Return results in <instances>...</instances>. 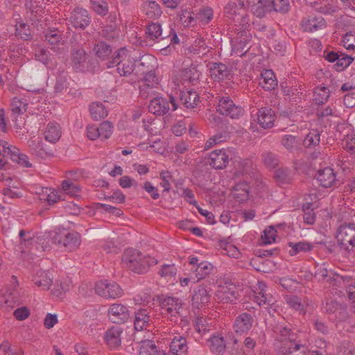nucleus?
<instances>
[{"label":"nucleus","instance_id":"f257e3e1","mask_svg":"<svg viewBox=\"0 0 355 355\" xmlns=\"http://www.w3.org/2000/svg\"><path fill=\"white\" fill-rule=\"evenodd\" d=\"M275 341L279 343V352L284 355H306L308 347L296 342L295 335L290 328L277 326L274 330Z\"/></svg>","mask_w":355,"mask_h":355},{"label":"nucleus","instance_id":"f03ea898","mask_svg":"<svg viewBox=\"0 0 355 355\" xmlns=\"http://www.w3.org/2000/svg\"><path fill=\"white\" fill-rule=\"evenodd\" d=\"M122 261L130 270L138 274L147 272L151 266L157 263L155 259L146 256L135 249L126 250L122 256Z\"/></svg>","mask_w":355,"mask_h":355},{"label":"nucleus","instance_id":"7ed1b4c3","mask_svg":"<svg viewBox=\"0 0 355 355\" xmlns=\"http://www.w3.org/2000/svg\"><path fill=\"white\" fill-rule=\"evenodd\" d=\"M108 68L116 67L117 72L120 76H127L130 75L135 69V62L128 55L125 48H121L115 51L114 55L107 63Z\"/></svg>","mask_w":355,"mask_h":355},{"label":"nucleus","instance_id":"20e7f679","mask_svg":"<svg viewBox=\"0 0 355 355\" xmlns=\"http://www.w3.org/2000/svg\"><path fill=\"white\" fill-rule=\"evenodd\" d=\"M336 239L340 248L345 252L355 251V223H345L337 230Z\"/></svg>","mask_w":355,"mask_h":355},{"label":"nucleus","instance_id":"39448f33","mask_svg":"<svg viewBox=\"0 0 355 355\" xmlns=\"http://www.w3.org/2000/svg\"><path fill=\"white\" fill-rule=\"evenodd\" d=\"M51 239L53 243L62 245L69 252L76 250L81 243L80 235L75 231L53 232L51 235Z\"/></svg>","mask_w":355,"mask_h":355},{"label":"nucleus","instance_id":"423d86ee","mask_svg":"<svg viewBox=\"0 0 355 355\" xmlns=\"http://www.w3.org/2000/svg\"><path fill=\"white\" fill-rule=\"evenodd\" d=\"M184 303L182 300L174 297H164L161 302V309L171 321L177 322L178 318L182 316Z\"/></svg>","mask_w":355,"mask_h":355},{"label":"nucleus","instance_id":"0eeeda50","mask_svg":"<svg viewBox=\"0 0 355 355\" xmlns=\"http://www.w3.org/2000/svg\"><path fill=\"white\" fill-rule=\"evenodd\" d=\"M217 111L232 119H239L243 114V109L241 106H236L229 96L222 97L219 100Z\"/></svg>","mask_w":355,"mask_h":355},{"label":"nucleus","instance_id":"6e6552de","mask_svg":"<svg viewBox=\"0 0 355 355\" xmlns=\"http://www.w3.org/2000/svg\"><path fill=\"white\" fill-rule=\"evenodd\" d=\"M69 21L76 29H85L90 24L91 17L87 10L76 8L71 13Z\"/></svg>","mask_w":355,"mask_h":355},{"label":"nucleus","instance_id":"1a4fd4ad","mask_svg":"<svg viewBox=\"0 0 355 355\" xmlns=\"http://www.w3.org/2000/svg\"><path fill=\"white\" fill-rule=\"evenodd\" d=\"M159 78L153 71H150L141 81L140 87V94L141 97L147 98L155 92V89L157 88Z\"/></svg>","mask_w":355,"mask_h":355},{"label":"nucleus","instance_id":"9d476101","mask_svg":"<svg viewBox=\"0 0 355 355\" xmlns=\"http://www.w3.org/2000/svg\"><path fill=\"white\" fill-rule=\"evenodd\" d=\"M230 150L225 149L216 150L209 154V164L215 169H223L229 164Z\"/></svg>","mask_w":355,"mask_h":355},{"label":"nucleus","instance_id":"9b49d317","mask_svg":"<svg viewBox=\"0 0 355 355\" xmlns=\"http://www.w3.org/2000/svg\"><path fill=\"white\" fill-rule=\"evenodd\" d=\"M257 123L263 129H269L274 126L276 115L274 110L268 107H263L257 112Z\"/></svg>","mask_w":355,"mask_h":355},{"label":"nucleus","instance_id":"f8f14e48","mask_svg":"<svg viewBox=\"0 0 355 355\" xmlns=\"http://www.w3.org/2000/svg\"><path fill=\"white\" fill-rule=\"evenodd\" d=\"M108 315L113 323L124 322L130 315L128 308L119 304H112L108 310Z\"/></svg>","mask_w":355,"mask_h":355},{"label":"nucleus","instance_id":"ddd939ff","mask_svg":"<svg viewBox=\"0 0 355 355\" xmlns=\"http://www.w3.org/2000/svg\"><path fill=\"white\" fill-rule=\"evenodd\" d=\"M254 322L253 317L248 313H242L239 314L235 319L234 323V329L236 334H243L248 332Z\"/></svg>","mask_w":355,"mask_h":355},{"label":"nucleus","instance_id":"4468645a","mask_svg":"<svg viewBox=\"0 0 355 355\" xmlns=\"http://www.w3.org/2000/svg\"><path fill=\"white\" fill-rule=\"evenodd\" d=\"M87 60V53L81 46H78L71 49V63L73 68L76 71H81L85 68V63Z\"/></svg>","mask_w":355,"mask_h":355},{"label":"nucleus","instance_id":"2eb2a0df","mask_svg":"<svg viewBox=\"0 0 355 355\" xmlns=\"http://www.w3.org/2000/svg\"><path fill=\"white\" fill-rule=\"evenodd\" d=\"M150 310L148 309H140L135 313L134 325L137 331L147 329L150 326L151 317Z\"/></svg>","mask_w":355,"mask_h":355},{"label":"nucleus","instance_id":"dca6fc26","mask_svg":"<svg viewBox=\"0 0 355 355\" xmlns=\"http://www.w3.org/2000/svg\"><path fill=\"white\" fill-rule=\"evenodd\" d=\"M211 299L209 291L202 286H199L194 291L192 296V306L196 309H200L208 304Z\"/></svg>","mask_w":355,"mask_h":355},{"label":"nucleus","instance_id":"f3484780","mask_svg":"<svg viewBox=\"0 0 355 355\" xmlns=\"http://www.w3.org/2000/svg\"><path fill=\"white\" fill-rule=\"evenodd\" d=\"M316 179L322 187L329 188L336 182V173L331 168L325 167L318 171Z\"/></svg>","mask_w":355,"mask_h":355},{"label":"nucleus","instance_id":"a211bd4d","mask_svg":"<svg viewBox=\"0 0 355 355\" xmlns=\"http://www.w3.org/2000/svg\"><path fill=\"white\" fill-rule=\"evenodd\" d=\"M324 18L319 16L310 15L302 21V26L305 31L313 32L325 27Z\"/></svg>","mask_w":355,"mask_h":355},{"label":"nucleus","instance_id":"6ab92c4d","mask_svg":"<svg viewBox=\"0 0 355 355\" xmlns=\"http://www.w3.org/2000/svg\"><path fill=\"white\" fill-rule=\"evenodd\" d=\"M33 282L42 290H49L53 283V276L49 272L39 270L34 275Z\"/></svg>","mask_w":355,"mask_h":355},{"label":"nucleus","instance_id":"aec40b11","mask_svg":"<svg viewBox=\"0 0 355 355\" xmlns=\"http://www.w3.org/2000/svg\"><path fill=\"white\" fill-rule=\"evenodd\" d=\"M210 76L214 81L220 82L227 78L230 74L227 67L221 62L210 63Z\"/></svg>","mask_w":355,"mask_h":355},{"label":"nucleus","instance_id":"412c9836","mask_svg":"<svg viewBox=\"0 0 355 355\" xmlns=\"http://www.w3.org/2000/svg\"><path fill=\"white\" fill-rule=\"evenodd\" d=\"M148 110L155 115L162 116L168 112L169 103L166 99L162 97L154 98L150 101Z\"/></svg>","mask_w":355,"mask_h":355},{"label":"nucleus","instance_id":"4be33fe9","mask_svg":"<svg viewBox=\"0 0 355 355\" xmlns=\"http://www.w3.org/2000/svg\"><path fill=\"white\" fill-rule=\"evenodd\" d=\"M122 329L119 327H112L105 333V339L110 348H117L121 345V334Z\"/></svg>","mask_w":355,"mask_h":355},{"label":"nucleus","instance_id":"5701e85b","mask_svg":"<svg viewBox=\"0 0 355 355\" xmlns=\"http://www.w3.org/2000/svg\"><path fill=\"white\" fill-rule=\"evenodd\" d=\"M335 281L339 284L340 286L345 287L348 295V298L354 302L355 301V281L349 276H343L336 275Z\"/></svg>","mask_w":355,"mask_h":355},{"label":"nucleus","instance_id":"b1692460","mask_svg":"<svg viewBox=\"0 0 355 355\" xmlns=\"http://www.w3.org/2000/svg\"><path fill=\"white\" fill-rule=\"evenodd\" d=\"M199 102V96L196 92L187 90L180 92L179 103L187 108H194Z\"/></svg>","mask_w":355,"mask_h":355},{"label":"nucleus","instance_id":"393cba45","mask_svg":"<svg viewBox=\"0 0 355 355\" xmlns=\"http://www.w3.org/2000/svg\"><path fill=\"white\" fill-rule=\"evenodd\" d=\"M273 0H259L252 6V12L258 17H263L267 13L273 11Z\"/></svg>","mask_w":355,"mask_h":355},{"label":"nucleus","instance_id":"a878e982","mask_svg":"<svg viewBox=\"0 0 355 355\" xmlns=\"http://www.w3.org/2000/svg\"><path fill=\"white\" fill-rule=\"evenodd\" d=\"M245 11V3L243 0H232L225 7V13L231 18H236Z\"/></svg>","mask_w":355,"mask_h":355},{"label":"nucleus","instance_id":"bb28decb","mask_svg":"<svg viewBox=\"0 0 355 355\" xmlns=\"http://www.w3.org/2000/svg\"><path fill=\"white\" fill-rule=\"evenodd\" d=\"M259 85L266 91L274 89L277 86V80L273 71L266 70L261 73Z\"/></svg>","mask_w":355,"mask_h":355},{"label":"nucleus","instance_id":"cd10ccee","mask_svg":"<svg viewBox=\"0 0 355 355\" xmlns=\"http://www.w3.org/2000/svg\"><path fill=\"white\" fill-rule=\"evenodd\" d=\"M249 189L246 182H239L234 187L232 194L238 202H243L248 199Z\"/></svg>","mask_w":355,"mask_h":355},{"label":"nucleus","instance_id":"c85d7f7f","mask_svg":"<svg viewBox=\"0 0 355 355\" xmlns=\"http://www.w3.org/2000/svg\"><path fill=\"white\" fill-rule=\"evenodd\" d=\"M171 351L176 355H183L188 349L186 338L182 336H176L170 345Z\"/></svg>","mask_w":355,"mask_h":355},{"label":"nucleus","instance_id":"c756f323","mask_svg":"<svg viewBox=\"0 0 355 355\" xmlns=\"http://www.w3.org/2000/svg\"><path fill=\"white\" fill-rule=\"evenodd\" d=\"M209 349L214 354L222 355L226 349V344L223 336L214 335L209 340Z\"/></svg>","mask_w":355,"mask_h":355},{"label":"nucleus","instance_id":"7c9ffc66","mask_svg":"<svg viewBox=\"0 0 355 355\" xmlns=\"http://www.w3.org/2000/svg\"><path fill=\"white\" fill-rule=\"evenodd\" d=\"M61 137L60 125L55 122H51L47 125L44 132V138L51 143H55Z\"/></svg>","mask_w":355,"mask_h":355},{"label":"nucleus","instance_id":"2f4dec72","mask_svg":"<svg viewBox=\"0 0 355 355\" xmlns=\"http://www.w3.org/2000/svg\"><path fill=\"white\" fill-rule=\"evenodd\" d=\"M146 34L150 40H155L156 39L163 40L168 35L163 33L161 24L159 23H150L146 26Z\"/></svg>","mask_w":355,"mask_h":355},{"label":"nucleus","instance_id":"473e14b6","mask_svg":"<svg viewBox=\"0 0 355 355\" xmlns=\"http://www.w3.org/2000/svg\"><path fill=\"white\" fill-rule=\"evenodd\" d=\"M291 249L288 250V253L291 256L297 255L300 253L310 252L313 249V245L306 241L300 242H289L288 244Z\"/></svg>","mask_w":355,"mask_h":355},{"label":"nucleus","instance_id":"72a5a7b5","mask_svg":"<svg viewBox=\"0 0 355 355\" xmlns=\"http://www.w3.org/2000/svg\"><path fill=\"white\" fill-rule=\"evenodd\" d=\"M212 320L205 316H197L194 321L195 329L200 334H204L209 332L212 327Z\"/></svg>","mask_w":355,"mask_h":355},{"label":"nucleus","instance_id":"f704fd0d","mask_svg":"<svg viewBox=\"0 0 355 355\" xmlns=\"http://www.w3.org/2000/svg\"><path fill=\"white\" fill-rule=\"evenodd\" d=\"M89 112L92 117L96 121L106 117L108 114L105 105L100 102L92 103L89 107Z\"/></svg>","mask_w":355,"mask_h":355},{"label":"nucleus","instance_id":"c9c22d12","mask_svg":"<svg viewBox=\"0 0 355 355\" xmlns=\"http://www.w3.org/2000/svg\"><path fill=\"white\" fill-rule=\"evenodd\" d=\"M42 38L50 44H59L62 39V33L57 28H49L43 32Z\"/></svg>","mask_w":355,"mask_h":355},{"label":"nucleus","instance_id":"e433bc0d","mask_svg":"<svg viewBox=\"0 0 355 355\" xmlns=\"http://www.w3.org/2000/svg\"><path fill=\"white\" fill-rule=\"evenodd\" d=\"M159 352L153 340H142L139 344V355H158Z\"/></svg>","mask_w":355,"mask_h":355},{"label":"nucleus","instance_id":"4c0bfd02","mask_svg":"<svg viewBox=\"0 0 355 355\" xmlns=\"http://www.w3.org/2000/svg\"><path fill=\"white\" fill-rule=\"evenodd\" d=\"M292 172L288 168H280L275 171L274 178L276 182L280 184H290L292 180Z\"/></svg>","mask_w":355,"mask_h":355},{"label":"nucleus","instance_id":"58836bf2","mask_svg":"<svg viewBox=\"0 0 355 355\" xmlns=\"http://www.w3.org/2000/svg\"><path fill=\"white\" fill-rule=\"evenodd\" d=\"M212 270L211 265L208 262H201L198 264L194 275L196 279H194V283L199 282L200 279L205 278L211 273Z\"/></svg>","mask_w":355,"mask_h":355},{"label":"nucleus","instance_id":"ea45409f","mask_svg":"<svg viewBox=\"0 0 355 355\" xmlns=\"http://www.w3.org/2000/svg\"><path fill=\"white\" fill-rule=\"evenodd\" d=\"M301 139L291 135H285L283 136L281 143L282 146L289 151H293L298 148L300 145Z\"/></svg>","mask_w":355,"mask_h":355},{"label":"nucleus","instance_id":"a19ab883","mask_svg":"<svg viewBox=\"0 0 355 355\" xmlns=\"http://www.w3.org/2000/svg\"><path fill=\"white\" fill-rule=\"evenodd\" d=\"M1 302L3 304L2 306L12 309L14 306L19 305V300L17 292L7 291L6 293L2 296Z\"/></svg>","mask_w":355,"mask_h":355},{"label":"nucleus","instance_id":"79ce46f5","mask_svg":"<svg viewBox=\"0 0 355 355\" xmlns=\"http://www.w3.org/2000/svg\"><path fill=\"white\" fill-rule=\"evenodd\" d=\"M329 97V90L327 87H316L313 92V101L315 104L325 103Z\"/></svg>","mask_w":355,"mask_h":355},{"label":"nucleus","instance_id":"37998d69","mask_svg":"<svg viewBox=\"0 0 355 355\" xmlns=\"http://www.w3.org/2000/svg\"><path fill=\"white\" fill-rule=\"evenodd\" d=\"M94 51L98 58L105 59L111 54L112 49V47L105 42L100 41L95 44Z\"/></svg>","mask_w":355,"mask_h":355},{"label":"nucleus","instance_id":"c03bdc74","mask_svg":"<svg viewBox=\"0 0 355 355\" xmlns=\"http://www.w3.org/2000/svg\"><path fill=\"white\" fill-rule=\"evenodd\" d=\"M19 236L21 239L20 248L22 249L21 252H25V249H28L30 245H33L35 236L31 232H26L24 230L19 231Z\"/></svg>","mask_w":355,"mask_h":355},{"label":"nucleus","instance_id":"a18cd8bd","mask_svg":"<svg viewBox=\"0 0 355 355\" xmlns=\"http://www.w3.org/2000/svg\"><path fill=\"white\" fill-rule=\"evenodd\" d=\"M320 132L318 130H311L304 140V144L307 148L314 147L318 145L320 141Z\"/></svg>","mask_w":355,"mask_h":355},{"label":"nucleus","instance_id":"49530a36","mask_svg":"<svg viewBox=\"0 0 355 355\" xmlns=\"http://www.w3.org/2000/svg\"><path fill=\"white\" fill-rule=\"evenodd\" d=\"M92 8L98 15L105 16L108 13V4L106 0H90Z\"/></svg>","mask_w":355,"mask_h":355},{"label":"nucleus","instance_id":"de8ad7c7","mask_svg":"<svg viewBox=\"0 0 355 355\" xmlns=\"http://www.w3.org/2000/svg\"><path fill=\"white\" fill-rule=\"evenodd\" d=\"M33 248H35L37 252H44L48 250L49 249V245L47 237H45V236H35L33 244L32 247H31V250H33Z\"/></svg>","mask_w":355,"mask_h":355},{"label":"nucleus","instance_id":"09e8293b","mask_svg":"<svg viewBox=\"0 0 355 355\" xmlns=\"http://www.w3.org/2000/svg\"><path fill=\"white\" fill-rule=\"evenodd\" d=\"M146 10V15L149 18H156L162 14L160 6L155 1H147Z\"/></svg>","mask_w":355,"mask_h":355},{"label":"nucleus","instance_id":"8fccbe9b","mask_svg":"<svg viewBox=\"0 0 355 355\" xmlns=\"http://www.w3.org/2000/svg\"><path fill=\"white\" fill-rule=\"evenodd\" d=\"M28 104L19 97H14L11 103V110L12 112L20 114L26 111Z\"/></svg>","mask_w":355,"mask_h":355},{"label":"nucleus","instance_id":"3c124183","mask_svg":"<svg viewBox=\"0 0 355 355\" xmlns=\"http://www.w3.org/2000/svg\"><path fill=\"white\" fill-rule=\"evenodd\" d=\"M16 35L19 36L23 40H29L32 38L31 30L30 26L25 23H19L16 25Z\"/></svg>","mask_w":355,"mask_h":355},{"label":"nucleus","instance_id":"603ef678","mask_svg":"<svg viewBox=\"0 0 355 355\" xmlns=\"http://www.w3.org/2000/svg\"><path fill=\"white\" fill-rule=\"evenodd\" d=\"M214 12L210 7H204L199 10L197 19L203 24H207L212 19Z\"/></svg>","mask_w":355,"mask_h":355},{"label":"nucleus","instance_id":"864d4df0","mask_svg":"<svg viewBox=\"0 0 355 355\" xmlns=\"http://www.w3.org/2000/svg\"><path fill=\"white\" fill-rule=\"evenodd\" d=\"M123 294V290L120 286L114 282H108V288L105 297L116 298L120 297Z\"/></svg>","mask_w":355,"mask_h":355},{"label":"nucleus","instance_id":"5fc2aeb1","mask_svg":"<svg viewBox=\"0 0 355 355\" xmlns=\"http://www.w3.org/2000/svg\"><path fill=\"white\" fill-rule=\"evenodd\" d=\"M352 61L353 58L351 56L347 55L343 53L339 54L338 60L335 64L336 70H343L345 68L348 67L352 63Z\"/></svg>","mask_w":355,"mask_h":355},{"label":"nucleus","instance_id":"6e6d98bb","mask_svg":"<svg viewBox=\"0 0 355 355\" xmlns=\"http://www.w3.org/2000/svg\"><path fill=\"white\" fill-rule=\"evenodd\" d=\"M276 230L270 226L266 228L263 232V235L261 236L262 242L263 244H270L275 241Z\"/></svg>","mask_w":355,"mask_h":355},{"label":"nucleus","instance_id":"4d7b16f0","mask_svg":"<svg viewBox=\"0 0 355 355\" xmlns=\"http://www.w3.org/2000/svg\"><path fill=\"white\" fill-rule=\"evenodd\" d=\"M343 148L350 153H355V135H347L342 141Z\"/></svg>","mask_w":355,"mask_h":355},{"label":"nucleus","instance_id":"13d9d810","mask_svg":"<svg viewBox=\"0 0 355 355\" xmlns=\"http://www.w3.org/2000/svg\"><path fill=\"white\" fill-rule=\"evenodd\" d=\"M99 128L100 137L105 139L109 138L112 133L113 126L109 121H104L101 123Z\"/></svg>","mask_w":355,"mask_h":355},{"label":"nucleus","instance_id":"bf43d9fd","mask_svg":"<svg viewBox=\"0 0 355 355\" xmlns=\"http://www.w3.org/2000/svg\"><path fill=\"white\" fill-rule=\"evenodd\" d=\"M261 286H265V285L262 283H259V288H261L260 295H261V301H259V305H268L272 306L275 304V300L270 295L266 294Z\"/></svg>","mask_w":355,"mask_h":355},{"label":"nucleus","instance_id":"052dcab7","mask_svg":"<svg viewBox=\"0 0 355 355\" xmlns=\"http://www.w3.org/2000/svg\"><path fill=\"white\" fill-rule=\"evenodd\" d=\"M177 268L174 264L164 265L159 273L162 277L171 278L176 275Z\"/></svg>","mask_w":355,"mask_h":355},{"label":"nucleus","instance_id":"680f3d73","mask_svg":"<svg viewBox=\"0 0 355 355\" xmlns=\"http://www.w3.org/2000/svg\"><path fill=\"white\" fill-rule=\"evenodd\" d=\"M273 11L286 13L289 10L290 4L288 0H273Z\"/></svg>","mask_w":355,"mask_h":355},{"label":"nucleus","instance_id":"e2e57ef3","mask_svg":"<svg viewBox=\"0 0 355 355\" xmlns=\"http://www.w3.org/2000/svg\"><path fill=\"white\" fill-rule=\"evenodd\" d=\"M222 253L235 259H238L240 255V252L235 245L227 243L225 244V247H222Z\"/></svg>","mask_w":355,"mask_h":355},{"label":"nucleus","instance_id":"0e129e2a","mask_svg":"<svg viewBox=\"0 0 355 355\" xmlns=\"http://www.w3.org/2000/svg\"><path fill=\"white\" fill-rule=\"evenodd\" d=\"M234 21L239 23V30L241 31H245L250 26V19L248 15H244L243 12L236 17V18H233Z\"/></svg>","mask_w":355,"mask_h":355},{"label":"nucleus","instance_id":"69168bd1","mask_svg":"<svg viewBox=\"0 0 355 355\" xmlns=\"http://www.w3.org/2000/svg\"><path fill=\"white\" fill-rule=\"evenodd\" d=\"M262 157L263 162L269 167H275L278 164V159L276 155L272 153H264Z\"/></svg>","mask_w":355,"mask_h":355},{"label":"nucleus","instance_id":"338daca9","mask_svg":"<svg viewBox=\"0 0 355 355\" xmlns=\"http://www.w3.org/2000/svg\"><path fill=\"white\" fill-rule=\"evenodd\" d=\"M30 313V310L26 306H21L14 311L13 315L17 320L21 321L28 318Z\"/></svg>","mask_w":355,"mask_h":355},{"label":"nucleus","instance_id":"774afa93","mask_svg":"<svg viewBox=\"0 0 355 355\" xmlns=\"http://www.w3.org/2000/svg\"><path fill=\"white\" fill-rule=\"evenodd\" d=\"M342 42L347 49H355V34L347 33L343 36Z\"/></svg>","mask_w":355,"mask_h":355}]
</instances>
